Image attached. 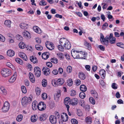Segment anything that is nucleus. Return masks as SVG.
Returning a JSON list of instances; mask_svg holds the SVG:
<instances>
[{"label":"nucleus","mask_w":124,"mask_h":124,"mask_svg":"<svg viewBox=\"0 0 124 124\" xmlns=\"http://www.w3.org/2000/svg\"><path fill=\"white\" fill-rule=\"evenodd\" d=\"M32 99L30 97H25L22 99L21 103L22 105L24 107H26L30 102L31 101Z\"/></svg>","instance_id":"nucleus-1"},{"label":"nucleus","mask_w":124,"mask_h":124,"mask_svg":"<svg viewBox=\"0 0 124 124\" xmlns=\"http://www.w3.org/2000/svg\"><path fill=\"white\" fill-rule=\"evenodd\" d=\"M1 73L2 76L5 77H8L11 73L10 70L6 69H3L1 71Z\"/></svg>","instance_id":"nucleus-2"},{"label":"nucleus","mask_w":124,"mask_h":124,"mask_svg":"<svg viewBox=\"0 0 124 124\" xmlns=\"http://www.w3.org/2000/svg\"><path fill=\"white\" fill-rule=\"evenodd\" d=\"M100 34V40L102 44L103 45H105L106 46H107L109 43L108 40L106 39L105 38H104V35L102 34L101 33Z\"/></svg>","instance_id":"nucleus-3"},{"label":"nucleus","mask_w":124,"mask_h":124,"mask_svg":"<svg viewBox=\"0 0 124 124\" xmlns=\"http://www.w3.org/2000/svg\"><path fill=\"white\" fill-rule=\"evenodd\" d=\"M79 52L76 51L74 49H73L71 52L72 56L74 59L79 58V54H78Z\"/></svg>","instance_id":"nucleus-4"},{"label":"nucleus","mask_w":124,"mask_h":124,"mask_svg":"<svg viewBox=\"0 0 124 124\" xmlns=\"http://www.w3.org/2000/svg\"><path fill=\"white\" fill-rule=\"evenodd\" d=\"M10 107V105L9 103L6 101L4 103V106L2 108V111L4 112L8 111Z\"/></svg>","instance_id":"nucleus-5"},{"label":"nucleus","mask_w":124,"mask_h":124,"mask_svg":"<svg viewBox=\"0 0 124 124\" xmlns=\"http://www.w3.org/2000/svg\"><path fill=\"white\" fill-rule=\"evenodd\" d=\"M46 105L43 102H40L39 103L38 106V108L40 111L44 110L46 108Z\"/></svg>","instance_id":"nucleus-6"},{"label":"nucleus","mask_w":124,"mask_h":124,"mask_svg":"<svg viewBox=\"0 0 124 124\" xmlns=\"http://www.w3.org/2000/svg\"><path fill=\"white\" fill-rule=\"evenodd\" d=\"M34 74L35 75L39 77L41 74V71L40 69L38 67L36 66L34 69Z\"/></svg>","instance_id":"nucleus-7"},{"label":"nucleus","mask_w":124,"mask_h":124,"mask_svg":"<svg viewBox=\"0 0 124 124\" xmlns=\"http://www.w3.org/2000/svg\"><path fill=\"white\" fill-rule=\"evenodd\" d=\"M0 93L2 94L5 95L7 94L8 91L5 87L2 86L0 87Z\"/></svg>","instance_id":"nucleus-8"},{"label":"nucleus","mask_w":124,"mask_h":124,"mask_svg":"<svg viewBox=\"0 0 124 124\" xmlns=\"http://www.w3.org/2000/svg\"><path fill=\"white\" fill-rule=\"evenodd\" d=\"M50 121L52 124H55L57 122V119L53 115L50 116L49 117Z\"/></svg>","instance_id":"nucleus-9"},{"label":"nucleus","mask_w":124,"mask_h":124,"mask_svg":"<svg viewBox=\"0 0 124 124\" xmlns=\"http://www.w3.org/2000/svg\"><path fill=\"white\" fill-rule=\"evenodd\" d=\"M69 41L65 38H61L60 40V44L62 46L68 43Z\"/></svg>","instance_id":"nucleus-10"},{"label":"nucleus","mask_w":124,"mask_h":124,"mask_svg":"<svg viewBox=\"0 0 124 124\" xmlns=\"http://www.w3.org/2000/svg\"><path fill=\"white\" fill-rule=\"evenodd\" d=\"M42 70L44 72V74L46 76L48 75L50 73L49 69L46 67H43Z\"/></svg>","instance_id":"nucleus-11"},{"label":"nucleus","mask_w":124,"mask_h":124,"mask_svg":"<svg viewBox=\"0 0 124 124\" xmlns=\"http://www.w3.org/2000/svg\"><path fill=\"white\" fill-rule=\"evenodd\" d=\"M63 115H62L61 117L62 120V122H66L67 121L68 119V116L67 114L64 113H62Z\"/></svg>","instance_id":"nucleus-12"},{"label":"nucleus","mask_w":124,"mask_h":124,"mask_svg":"<svg viewBox=\"0 0 124 124\" xmlns=\"http://www.w3.org/2000/svg\"><path fill=\"white\" fill-rule=\"evenodd\" d=\"M48 44H46V46L48 49L50 50H52L54 49V46L52 42H49Z\"/></svg>","instance_id":"nucleus-13"},{"label":"nucleus","mask_w":124,"mask_h":124,"mask_svg":"<svg viewBox=\"0 0 124 124\" xmlns=\"http://www.w3.org/2000/svg\"><path fill=\"white\" fill-rule=\"evenodd\" d=\"M19 56L23 60L26 61L27 60V57L25 54L22 52H20L19 54Z\"/></svg>","instance_id":"nucleus-14"},{"label":"nucleus","mask_w":124,"mask_h":124,"mask_svg":"<svg viewBox=\"0 0 124 124\" xmlns=\"http://www.w3.org/2000/svg\"><path fill=\"white\" fill-rule=\"evenodd\" d=\"M16 72H15L13 76H12L9 79V82L11 83H13L14 82L16 79Z\"/></svg>","instance_id":"nucleus-15"},{"label":"nucleus","mask_w":124,"mask_h":124,"mask_svg":"<svg viewBox=\"0 0 124 124\" xmlns=\"http://www.w3.org/2000/svg\"><path fill=\"white\" fill-rule=\"evenodd\" d=\"M61 91H59L54 95V98L55 100H57L61 96Z\"/></svg>","instance_id":"nucleus-16"},{"label":"nucleus","mask_w":124,"mask_h":124,"mask_svg":"<svg viewBox=\"0 0 124 124\" xmlns=\"http://www.w3.org/2000/svg\"><path fill=\"white\" fill-rule=\"evenodd\" d=\"M78 101V100L77 98H73L70 101V104H71L72 105H76Z\"/></svg>","instance_id":"nucleus-17"},{"label":"nucleus","mask_w":124,"mask_h":124,"mask_svg":"<svg viewBox=\"0 0 124 124\" xmlns=\"http://www.w3.org/2000/svg\"><path fill=\"white\" fill-rule=\"evenodd\" d=\"M33 29L35 32L39 34H40L42 32L41 30L37 26H34L33 27Z\"/></svg>","instance_id":"nucleus-18"},{"label":"nucleus","mask_w":124,"mask_h":124,"mask_svg":"<svg viewBox=\"0 0 124 124\" xmlns=\"http://www.w3.org/2000/svg\"><path fill=\"white\" fill-rule=\"evenodd\" d=\"M22 34L24 37H27L28 38H30L31 37L30 33L28 31L24 30L22 33Z\"/></svg>","instance_id":"nucleus-19"},{"label":"nucleus","mask_w":124,"mask_h":124,"mask_svg":"<svg viewBox=\"0 0 124 124\" xmlns=\"http://www.w3.org/2000/svg\"><path fill=\"white\" fill-rule=\"evenodd\" d=\"M29 75L31 81L32 83L34 82L35 81V79L32 73L30 72Z\"/></svg>","instance_id":"nucleus-20"},{"label":"nucleus","mask_w":124,"mask_h":124,"mask_svg":"<svg viewBox=\"0 0 124 124\" xmlns=\"http://www.w3.org/2000/svg\"><path fill=\"white\" fill-rule=\"evenodd\" d=\"M49 53L48 52H45L43 53L42 55L43 59L44 60L47 59L49 57Z\"/></svg>","instance_id":"nucleus-21"},{"label":"nucleus","mask_w":124,"mask_h":124,"mask_svg":"<svg viewBox=\"0 0 124 124\" xmlns=\"http://www.w3.org/2000/svg\"><path fill=\"white\" fill-rule=\"evenodd\" d=\"M46 115L44 114L40 116L39 118V119L41 121H44L46 119Z\"/></svg>","instance_id":"nucleus-22"},{"label":"nucleus","mask_w":124,"mask_h":124,"mask_svg":"<svg viewBox=\"0 0 124 124\" xmlns=\"http://www.w3.org/2000/svg\"><path fill=\"white\" fill-rule=\"evenodd\" d=\"M100 74L102 79H104L105 76V71L104 70H100L99 71Z\"/></svg>","instance_id":"nucleus-23"},{"label":"nucleus","mask_w":124,"mask_h":124,"mask_svg":"<svg viewBox=\"0 0 124 124\" xmlns=\"http://www.w3.org/2000/svg\"><path fill=\"white\" fill-rule=\"evenodd\" d=\"M37 102L36 101H33L32 105V108L34 110H36L37 108H38V106L37 105Z\"/></svg>","instance_id":"nucleus-24"},{"label":"nucleus","mask_w":124,"mask_h":124,"mask_svg":"<svg viewBox=\"0 0 124 124\" xmlns=\"http://www.w3.org/2000/svg\"><path fill=\"white\" fill-rule=\"evenodd\" d=\"M58 85H62L64 83V80L62 78H59L57 81Z\"/></svg>","instance_id":"nucleus-25"},{"label":"nucleus","mask_w":124,"mask_h":124,"mask_svg":"<svg viewBox=\"0 0 124 124\" xmlns=\"http://www.w3.org/2000/svg\"><path fill=\"white\" fill-rule=\"evenodd\" d=\"M7 55L8 56H12L14 55L15 53L14 51L10 50H9L7 51Z\"/></svg>","instance_id":"nucleus-26"},{"label":"nucleus","mask_w":124,"mask_h":124,"mask_svg":"<svg viewBox=\"0 0 124 124\" xmlns=\"http://www.w3.org/2000/svg\"><path fill=\"white\" fill-rule=\"evenodd\" d=\"M28 25L25 23H21L20 25V27L22 29H26L27 28Z\"/></svg>","instance_id":"nucleus-27"},{"label":"nucleus","mask_w":124,"mask_h":124,"mask_svg":"<svg viewBox=\"0 0 124 124\" xmlns=\"http://www.w3.org/2000/svg\"><path fill=\"white\" fill-rule=\"evenodd\" d=\"M30 60L34 64L37 63V61L36 57L33 56H32L30 57Z\"/></svg>","instance_id":"nucleus-28"},{"label":"nucleus","mask_w":124,"mask_h":124,"mask_svg":"<svg viewBox=\"0 0 124 124\" xmlns=\"http://www.w3.org/2000/svg\"><path fill=\"white\" fill-rule=\"evenodd\" d=\"M11 23V21L9 20H6L4 22V24L7 27H10Z\"/></svg>","instance_id":"nucleus-29"},{"label":"nucleus","mask_w":124,"mask_h":124,"mask_svg":"<svg viewBox=\"0 0 124 124\" xmlns=\"http://www.w3.org/2000/svg\"><path fill=\"white\" fill-rule=\"evenodd\" d=\"M80 88V90L82 91V92H85L87 90L86 87L84 85H81Z\"/></svg>","instance_id":"nucleus-30"},{"label":"nucleus","mask_w":124,"mask_h":124,"mask_svg":"<svg viewBox=\"0 0 124 124\" xmlns=\"http://www.w3.org/2000/svg\"><path fill=\"white\" fill-rule=\"evenodd\" d=\"M64 46L65 47V48L67 49H70L71 47V44L68 41L66 44L64 45Z\"/></svg>","instance_id":"nucleus-31"},{"label":"nucleus","mask_w":124,"mask_h":124,"mask_svg":"<svg viewBox=\"0 0 124 124\" xmlns=\"http://www.w3.org/2000/svg\"><path fill=\"white\" fill-rule=\"evenodd\" d=\"M79 77L81 79L84 80L85 78V76L84 74L83 73H79Z\"/></svg>","instance_id":"nucleus-32"},{"label":"nucleus","mask_w":124,"mask_h":124,"mask_svg":"<svg viewBox=\"0 0 124 124\" xmlns=\"http://www.w3.org/2000/svg\"><path fill=\"white\" fill-rule=\"evenodd\" d=\"M70 100L69 97H66L65 98L64 100V103L65 104H70Z\"/></svg>","instance_id":"nucleus-33"},{"label":"nucleus","mask_w":124,"mask_h":124,"mask_svg":"<svg viewBox=\"0 0 124 124\" xmlns=\"http://www.w3.org/2000/svg\"><path fill=\"white\" fill-rule=\"evenodd\" d=\"M36 49L38 50L41 51L43 49V47L39 45H36L35 46Z\"/></svg>","instance_id":"nucleus-34"},{"label":"nucleus","mask_w":124,"mask_h":124,"mask_svg":"<svg viewBox=\"0 0 124 124\" xmlns=\"http://www.w3.org/2000/svg\"><path fill=\"white\" fill-rule=\"evenodd\" d=\"M116 39L115 37L110 38L109 39V42L111 44H114L116 42Z\"/></svg>","instance_id":"nucleus-35"},{"label":"nucleus","mask_w":124,"mask_h":124,"mask_svg":"<svg viewBox=\"0 0 124 124\" xmlns=\"http://www.w3.org/2000/svg\"><path fill=\"white\" fill-rule=\"evenodd\" d=\"M23 117V116L21 115H19L17 116L16 120L18 122H20L22 120Z\"/></svg>","instance_id":"nucleus-36"},{"label":"nucleus","mask_w":124,"mask_h":124,"mask_svg":"<svg viewBox=\"0 0 124 124\" xmlns=\"http://www.w3.org/2000/svg\"><path fill=\"white\" fill-rule=\"evenodd\" d=\"M15 61L17 63H19L21 65H22L23 64V61L20 58H16Z\"/></svg>","instance_id":"nucleus-37"},{"label":"nucleus","mask_w":124,"mask_h":124,"mask_svg":"<svg viewBox=\"0 0 124 124\" xmlns=\"http://www.w3.org/2000/svg\"><path fill=\"white\" fill-rule=\"evenodd\" d=\"M19 47L21 49H23L25 47L24 43L23 42H21L19 44Z\"/></svg>","instance_id":"nucleus-38"},{"label":"nucleus","mask_w":124,"mask_h":124,"mask_svg":"<svg viewBox=\"0 0 124 124\" xmlns=\"http://www.w3.org/2000/svg\"><path fill=\"white\" fill-rule=\"evenodd\" d=\"M6 65L8 66L11 68L12 69H14V67L13 65L10 62H7L6 63Z\"/></svg>","instance_id":"nucleus-39"},{"label":"nucleus","mask_w":124,"mask_h":124,"mask_svg":"<svg viewBox=\"0 0 124 124\" xmlns=\"http://www.w3.org/2000/svg\"><path fill=\"white\" fill-rule=\"evenodd\" d=\"M79 97L82 99L84 98L85 97V95L84 92H81L79 94Z\"/></svg>","instance_id":"nucleus-40"},{"label":"nucleus","mask_w":124,"mask_h":124,"mask_svg":"<svg viewBox=\"0 0 124 124\" xmlns=\"http://www.w3.org/2000/svg\"><path fill=\"white\" fill-rule=\"evenodd\" d=\"M116 45L121 48L124 49V44L122 42L117 43Z\"/></svg>","instance_id":"nucleus-41"},{"label":"nucleus","mask_w":124,"mask_h":124,"mask_svg":"<svg viewBox=\"0 0 124 124\" xmlns=\"http://www.w3.org/2000/svg\"><path fill=\"white\" fill-rule=\"evenodd\" d=\"M36 116H35V115H34L33 116H31V122H34L36 121L37 119L36 118Z\"/></svg>","instance_id":"nucleus-42"},{"label":"nucleus","mask_w":124,"mask_h":124,"mask_svg":"<svg viewBox=\"0 0 124 124\" xmlns=\"http://www.w3.org/2000/svg\"><path fill=\"white\" fill-rule=\"evenodd\" d=\"M85 122L88 124H90L91 123V119L90 117H87L86 118Z\"/></svg>","instance_id":"nucleus-43"},{"label":"nucleus","mask_w":124,"mask_h":124,"mask_svg":"<svg viewBox=\"0 0 124 124\" xmlns=\"http://www.w3.org/2000/svg\"><path fill=\"white\" fill-rule=\"evenodd\" d=\"M42 85L43 87H46L47 85V82L46 80L45 79H43L42 80Z\"/></svg>","instance_id":"nucleus-44"},{"label":"nucleus","mask_w":124,"mask_h":124,"mask_svg":"<svg viewBox=\"0 0 124 124\" xmlns=\"http://www.w3.org/2000/svg\"><path fill=\"white\" fill-rule=\"evenodd\" d=\"M51 62L54 63H57L58 62V59L55 58H52L51 60Z\"/></svg>","instance_id":"nucleus-45"},{"label":"nucleus","mask_w":124,"mask_h":124,"mask_svg":"<svg viewBox=\"0 0 124 124\" xmlns=\"http://www.w3.org/2000/svg\"><path fill=\"white\" fill-rule=\"evenodd\" d=\"M35 92L37 95L38 96L41 93V90L39 88H37L35 89Z\"/></svg>","instance_id":"nucleus-46"},{"label":"nucleus","mask_w":124,"mask_h":124,"mask_svg":"<svg viewBox=\"0 0 124 124\" xmlns=\"http://www.w3.org/2000/svg\"><path fill=\"white\" fill-rule=\"evenodd\" d=\"M73 82L72 79H69L67 81V83L68 85L69 86H71L73 84Z\"/></svg>","instance_id":"nucleus-47"},{"label":"nucleus","mask_w":124,"mask_h":124,"mask_svg":"<svg viewBox=\"0 0 124 124\" xmlns=\"http://www.w3.org/2000/svg\"><path fill=\"white\" fill-rule=\"evenodd\" d=\"M52 84L54 86H58L57 81H56L54 79L52 80Z\"/></svg>","instance_id":"nucleus-48"},{"label":"nucleus","mask_w":124,"mask_h":124,"mask_svg":"<svg viewBox=\"0 0 124 124\" xmlns=\"http://www.w3.org/2000/svg\"><path fill=\"white\" fill-rule=\"evenodd\" d=\"M72 67L70 66H68L67 68V71L69 73L71 72L72 71Z\"/></svg>","instance_id":"nucleus-49"},{"label":"nucleus","mask_w":124,"mask_h":124,"mask_svg":"<svg viewBox=\"0 0 124 124\" xmlns=\"http://www.w3.org/2000/svg\"><path fill=\"white\" fill-rule=\"evenodd\" d=\"M71 122L72 124H78V121L75 119H72L71 120Z\"/></svg>","instance_id":"nucleus-50"},{"label":"nucleus","mask_w":124,"mask_h":124,"mask_svg":"<svg viewBox=\"0 0 124 124\" xmlns=\"http://www.w3.org/2000/svg\"><path fill=\"white\" fill-rule=\"evenodd\" d=\"M57 55L59 58L62 59L63 58V54L61 53H58L57 54Z\"/></svg>","instance_id":"nucleus-51"},{"label":"nucleus","mask_w":124,"mask_h":124,"mask_svg":"<svg viewBox=\"0 0 124 124\" xmlns=\"http://www.w3.org/2000/svg\"><path fill=\"white\" fill-rule=\"evenodd\" d=\"M47 94L45 93H43L42 94V97L43 99L46 100L47 98Z\"/></svg>","instance_id":"nucleus-52"},{"label":"nucleus","mask_w":124,"mask_h":124,"mask_svg":"<svg viewBox=\"0 0 124 124\" xmlns=\"http://www.w3.org/2000/svg\"><path fill=\"white\" fill-rule=\"evenodd\" d=\"M84 45L88 48H91L90 45L86 41H85V42L84 43Z\"/></svg>","instance_id":"nucleus-53"},{"label":"nucleus","mask_w":124,"mask_h":124,"mask_svg":"<svg viewBox=\"0 0 124 124\" xmlns=\"http://www.w3.org/2000/svg\"><path fill=\"white\" fill-rule=\"evenodd\" d=\"M22 92L23 93H25L27 91L26 87L24 86H22L21 87Z\"/></svg>","instance_id":"nucleus-54"},{"label":"nucleus","mask_w":124,"mask_h":124,"mask_svg":"<svg viewBox=\"0 0 124 124\" xmlns=\"http://www.w3.org/2000/svg\"><path fill=\"white\" fill-rule=\"evenodd\" d=\"M58 49L61 51H62L64 50V47L62 45H58Z\"/></svg>","instance_id":"nucleus-55"},{"label":"nucleus","mask_w":124,"mask_h":124,"mask_svg":"<svg viewBox=\"0 0 124 124\" xmlns=\"http://www.w3.org/2000/svg\"><path fill=\"white\" fill-rule=\"evenodd\" d=\"M90 102L92 104H95V101L94 99L92 97H90L89 98Z\"/></svg>","instance_id":"nucleus-56"},{"label":"nucleus","mask_w":124,"mask_h":124,"mask_svg":"<svg viewBox=\"0 0 124 124\" xmlns=\"http://www.w3.org/2000/svg\"><path fill=\"white\" fill-rule=\"evenodd\" d=\"M108 24L107 23H105L103 24L102 28L103 30H105L106 28L108 26Z\"/></svg>","instance_id":"nucleus-57"},{"label":"nucleus","mask_w":124,"mask_h":124,"mask_svg":"<svg viewBox=\"0 0 124 124\" xmlns=\"http://www.w3.org/2000/svg\"><path fill=\"white\" fill-rule=\"evenodd\" d=\"M16 38L17 39L21 40L23 39V38L20 35H17L16 36Z\"/></svg>","instance_id":"nucleus-58"},{"label":"nucleus","mask_w":124,"mask_h":124,"mask_svg":"<svg viewBox=\"0 0 124 124\" xmlns=\"http://www.w3.org/2000/svg\"><path fill=\"white\" fill-rule=\"evenodd\" d=\"M5 40V38L4 36L1 34H0V40L2 42H4Z\"/></svg>","instance_id":"nucleus-59"},{"label":"nucleus","mask_w":124,"mask_h":124,"mask_svg":"<svg viewBox=\"0 0 124 124\" xmlns=\"http://www.w3.org/2000/svg\"><path fill=\"white\" fill-rule=\"evenodd\" d=\"M76 94V91L73 90H72L70 92V95L72 96H74Z\"/></svg>","instance_id":"nucleus-60"},{"label":"nucleus","mask_w":124,"mask_h":124,"mask_svg":"<svg viewBox=\"0 0 124 124\" xmlns=\"http://www.w3.org/2000/svg\"><path fill=\"white\" fill-rule=\"evenodd\" d=\"M77 114L79 116H81L82 115V113L80 110H78L77 111Z\"/></svg>","instance_id":"nucleus-61"},{"label":"nucleus","mask_w":124,"mask_h":124,"mask_svg":"<svg viewBox=\"0 0 124 124\" xmlns=\"http://www.w3.org/2000/svg\"><path fill=\"white\" fill-rule=\"evenodd\" d=\"M116 84L115 83H113L112 84V87L113 89H117V87L116 86Z\"/></svg>","instance_id":"nucleus-62"},{"label":"nucleus","mask_w":124,"mask_h":124,"mask_svg":"<svg viewBox=\"0 0 124 124\" xmlns=\"http://www.w3.org/2000/svg\"><path fill=\"white\" fill-rule=\"evenodd\" d=\"M46 64L48 67H51L52 66V64L50 62H46Z\"/></svg>","instance_id":"nucleus-63"},{"label":"nucleus","mask_w":124,"mask_h":124,"mask_svg":"<svg viewBox=\"0 0 124 124\" xmlns=\"http://www.w3.org/2000/svg\"><path fill=\"white\" fill-rule=\"evenodd\" d=\"M40 5H42V6H45L46 5V2H45V1L44 0H42L41 1L40 3Z\"/></svg>","instance_id":"nucleus-64"}]
</instances>
